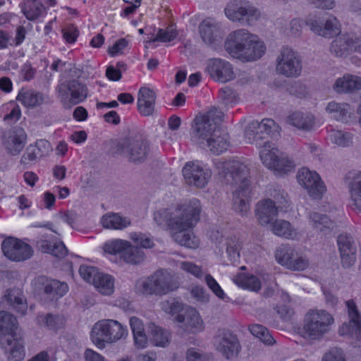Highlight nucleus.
<instances>
[{
    "label": "nucleus",
    "instance_id": "nucleus-1",
    "mask_svg": "<svg viewBox=\"0 0 361 361\" xmlns=\"http://www.w3.org/2000/svg\"><path fill=\"white\" fill-rule=\"evenodd\" d=\"M215 164L219 173H224L226 177L229 175L235 184L240 183L239 187L233 192V209L240 216H247L250 212L251 198L247 166L238 159H226Z\"/></svg>",
    "mask_w": 361,
    "mask_h": 361
},
{
    "label": "nucleus",
    "instance_id": "nucleus-2",
    "mask_svg": "<svg viewBox=\"0 0 361 361\" xmlns=\"http://www.w3.org/2000/svg\"><path fill=\"white\" fill-rule=\"evenodd\" d=\"M225 47L233 58L243 62L256 61L267 51L264 42L246 29H238L231 32L226 40Z\"/></svg>",
    "mask_w": 361,
    "mask_h": 361
},
{
    "label": "nucleus",
    "instance_id": "nucleus-3",
    "mask_svg": "<svg viewBox=\"0 0 361 361\" xmlns=\"http://www.w3.org/2000/svg\"><path fill=\"white\" fill-rule=\"evenodd\" d=\"M16 317L6 311L0 312V345L7 353L8 361H21L25 357L24 342L17 333Z\"/></svg>",
    "mask_w": 361,
    "mask_h": 361
},
{
    "label": "nucleus",
    "instance_id": "nucleus-4",
    "mask_svg": "<svg viewBox=\"0 0 361 361\" xmlns=\"http://www.w3.org/2000/svg\"><path fill=\"white\" fill-rule=\"evenodd\" d=\"M199 200L193 198L176 208L172 216L169 209H161L154 213V221L161 228L169 229L185 228L195 219V214L189 215V212L197 211Z\"/></svg>",
    "mask_w": 361,
    "mask_h": 361
},
{
    "label": "nucleus",
    "instance_id": "nucleus-5",
    "mask_svg": "<svg viewBox=\"0 0 361 361\" xmlns=\"http://www.w3.org/2000/svg\"><path fill=\"white\" fill-rule=\"evenodd\" d=\"M224 114L216 108L211 109L206 114L196 116L191 126L190 140L192 142L201 148L213 137L214 131H217L219 124Z\"/></svg>",
    "mask_w": 361,
    "mask_h": 361
},
{
    "label": "nucleus",
    "instance_id": "nucleus-6",
    "mask_svg": "<svg viewBox=\"0 0 361 361\" xmlns=\"http://www.w3.org/2000/svg\"><path fill=\"white\" fill-rule=\"evenodd\" d=\"M177 279L164 269H159L145 280L136 283L137 291L143 295H164L179 288Z\"/></svg>",
    "mask_w": 361,
    "mask_h": 361
},
{
    "label": "nucleus",
    "instance_id": "nucleus-7",
    "mask_svg": "<svg viewBox=\"0 0 361 361\" xmlns=\"http://www.w3.org/2000/svg\"><path fill=\"white\" fill-rule=\"evenodd\" d=\"M333 323V317L326 310H309L303 319L302 335L309 340H320Z\"/></svg>",
    "mask_w": 361,
    "mask_h": 361
},
{
    "label": "nucleus",
    "instance_id": "nucleus-8",
    "mask_svg": "<svg viewBox=\"0 0 361 361\" xmlns=\"http://www.w3.org/2000/svg\"><path fill=\"white\" fill-rule=\"evenodd\" d=\"M126 335V329L118 322L113 319L98 322L91 332L92 342L100 349L104 348L106 343L116 342Z\"/></svg>",
    "mask_w": 361,
    "mask_h": 361
},
{
    "label": "nucleus",
    "instance_id": "nucleus-9",
    "mask_svg": "<svg viewBox=\"0 0 361 361\" xmlns=\"http://www.w3.org/2000/svg\"><path fill=\"white\" fill-rule=\"evenodd\" d=\"M87 92V87L77 80L65 81L56 87L57 97L66 109H71L85 101Z\"/></svg>",
    "mask_w": 361,
    "mask_h": 361
},
{
    "label": "nucleus",
    "instance_id": "nucleus-10",
    "mask_svg": "<svg viewBox=\"0 0 361 361\" xmlns=\"http://www.w3.org/2000/svg\"><path fill=\"white\" fill-rule=\"evenodd\" d=\"M35 286L40 294L41 301L50 305H55L68 290L67 283L43 276L36 279Z\"/></svg>",
    "mask_w": 361,
    "mask_h": 361
},
{
    "label": "nucleus",
    "instance_id": "nucleus-11",
    "mask_svg": "<svg viewBox=\"0 0 361 361\" xmlns=\"http://www.w3.org/2000/svg\"><path fill=\"white\" fill-rule=\"evenodd\" d=\"M276 71L287 78H296L302 71V62L297 52L286 47L281 49L276 60Z\"/></svg>",
    "mask_w": 361,
    "mask_h": 361
},
{
    "label": "nucleus",
    "instance_id": "nucleus-12",
    "mask_svg": "<svg viewBox=\"0 0 361 361\" xmlns=\"http://www.w3.org/2000/svg\"><path fill=\"white\" fill-rule=\"evenodd\" d=\"M214 343L215 349L227 360L236 357L241 349L238 336L228 329L217 331L214 337Z\"/></svg>",
    "mask_w": 361,
    "mask_h": 361
},
{
    "label": "nucleus",
    "instance_id": "nucleus-13",
    "mask_svg": "<svg viewBox=\"0 0 361 361\" xmlns=\"http://www.w3.org/2000/svg\"><path fill=\"white\" fill-rule=\"evenodd\" d=\"M297 179L308 192L309 195L314 200L322 199L326 188L319 174L303 167L298 171Z\"/></svg>",
    "mask_w": 361,
    "mask_h": 361
},
{
    "label": "nucleus",
    "instance_id": "nucleus-14",
    "mask_svg": "<svg viewBox=\"0 0 361 361\" xmlns=\"http://www.w3.org/2000/svg\"><path fill=\"white\" fill-rule=\"evenodd\" d=\"M4 255L15 262L25 261L30 258L33 250L27 243L13 237H8L1 243Z\"/></svg>",
    "mask_w": 361,
    "mask_h": 361
},
{
    "label": "nucleus",
    "instance_id": "nucleus-15",
    "mask_svg": "<svg viewBox=\"0 0 361 361\" xmlns=\"http://www.w3.org/2000/svg\"><path fill=\"white\" fill-rule=\"evenodd\" d=\"M306 25L314 34L328 39L338 35L341 31V22L334 15L328 16L322 22L315 18H308Z\"/></svg>",
    "mask_w": 361,
    "mask_h": 361
},
{
    "label": "nucleus",
    "instance_id": "nucleus-16",
    "mask_svg": "<svg viewBox=\"0 0 361 361\" xmlns=\"http://www.w3.org/2000/svg\"><path fill=\"white\" fill-rule=\"evenodd\" d=\"M275 257L279 264L291 270L302 271L308 266L307 259L300 256L289 245H281L276 250Z\"/></svg>",
    "mask_w": 361,
    "mask_h": 361
},
{
    "label": "nucleus",
    "instance_id": "nucleus-17",
    "mask_svg": "<svg viewBox=\"0 0 361 361\" xmlns=\"http://www.w3.org/2000/svg\"><path fill=\"white\" fill-rule=\"evenodd\" d=\"M120 152L123 156H132L137 158L154 155V149L150 147L148 142L141 135H137L124 141L121 145Z\"/></svg>",
    "mask_w": 361,
    "mask_h": 361
},
{
    "label": "nucleus",
    "instance_id": "nucleus-18",
    "mask_svg": "<svg viewBox=\"0 0 361 361\" xmlns=\"http://www.w3.org/2000/svg\"><path fill=\"white\" fill-rule=\"evenodd\" d=\"M206 71L214 80L221 83L232 81L235 78L232 64L222 59L209 60Z\"/></svg>",
    "mask_w": 361,
    "mask_h": 361
},
{
    "label": "nucleus",
    "instance_id": "nucleus-19",
    "mask_svg": "<svg viewBox=\"0 0 361 361\" xmlns=\"http://www.w3.org/2000/svg\"><path fill=\"white\" fill-rule=\"evenodd\" d=\"M182 172L187 184L198 188H204L212 176L210 169H204L195 161L187 162Z\"/></svg>",
    "mask_w": 361,
    "mask_h": 361
},
{
    "label": "nucleus",
    "instance_id": "nucleus-20",
    "mask_svg": "<svg viewBox=\"0 0 361 361\" xmlns=\"http://www.w3.org/2000/svg\"><path fill=\"white\" fill-rule=\"evenodd\" d=\"M359 32H345L338 35L332 41L330 51L336 56L345 57L351 52H357Z\"/></svg>",
    "mask_w": 361,
    "mask_h": 361
},
{
    "label": "nucleus",
    "instance_id": "nucleus-21",
    "mask_svg": "<svg viewBox=\"0 0 361 361\" xmlns=\"http://www.w3.org/2000/svg\"><path fill=\"white\" fill-rule=\"evenodd\" d=\"M199 32L205 44L214 47L222 42L224 35L221 24L212 18H206L200 24Z\"/></svg>",
    "mask_w": 361,
    "mask_h": 361
},
{
    "label": "nucleus",
    "instance_id": "nucleus-22",
    "mask_svg": "<svg viewBox=\"0 0 361 361\" xmlns=\"http://www.w3.org/2000/svg\"><path fill=\"white\" fill-rule=\"evenodd\" d=\"M175 321L179 323V328L189 334H196L204 329V323L198 312L193 307H186L184 313L176 316Z\"/></svg>",
    "mask_w": 361,
    "mask_h": 361
},
{
    "label": "nucleus",
    "instance_id": "nucleus-23",
    "mask_svg": "<svg viewBox=\"0 0 361 361\" xmlns=\"http://www.w3.org/2000/svg\"><path fill=\"white\" fill-rule=\"evenodd\" d=\"M325 112L331 118L342 123H349L355 118V109L348 102L331 100L324 108Z\"/></svg>",
    "mask_w": 361,
    "mask_h": 361
},
{
    "label": "nucleus",
    "instance_id": "nucleus-24",
    "mask_svg": "<svg viewBox=\"0 0 361 361\" xmlns=\"http://www.w3.org/2000/svg\"><path fill=\"white\" fill-rule=\"evenodd\" d=\"M341 263L343 268H350L356 261L357 248L353 238L347 234H340L337 238Z\"/></svg>",
    "mask_w": 361,
    "mask_h": 361
},
{
    "label": "nucleus",
    "instance_id": "nucleus-25",
    "mask_svg": "<svg viewBox=\"0 0 361 361\" xmlns=\"http://www.w3.org/2000/svg\"><path fill=\"white\" fill-rule=\"evenodd\" d=\"M348 309L349 322L344 323L339 329L341 335L355 334L357 337L361 336V314L353 300L345 302Z\"/></svg>",
    "mask_w": 361,
    "mask_h": 361
},
{
    "label": "nucleus",
    "instance_id": "nucleus-26",
    "mask_svg": "<svg viewBox=\"0 0 361 361\" xmlns=\"http://www.w3.org/2000/svg\"><path fill=\"white\" fill-rule=\"evenodd\" d=\"M201 212L200 202L199 201V206L197 207V211L189 212V215L191 216L193 214H195V219L192 221V224L185 228H177L171 229L173 231L171 236L173 239L179 245L185 246L189 248H195L198 246V240L195 237L192 236L190 233H186L188 230L192 228L197 221L200 220V214Z\"/></svg>",
    "mask_w": 361,
    "mask_h": 361
},
{
    "label": "nucleus",
    "instance_id": "nucleus-27",
    "mask_svg": "<svg viewBox=\"0 0 361 361\" xmlns=\"http://www.w3.org/2000/svg\"><path fill=\"white\" fill-rule=\"evenodd\" d=\"M332 88L338 94H354L361 90V76L345 73L336 79Z\"/></svg>",
    "mask_w": 361,
    "mask_h": 361
},
{
    "label": "nucleus",
    "instance_id": "nucleus-28",
    "mask_svg": "<svg viewBox=\"0 0 361 361\" xmlns=\"http://www.w3.org/2000/svg\"><path fill=\"white\" fill-rule=\"evenodd\" d=\"M16 99L23 106L28 109H34L49 102V97L45 94L27 88H22L16 97Z\"/></svg>",
    "mask_w": 361,
    "mask_h": 361
},
{
    "label": "nucleus",
    "instance_id": "nucleus-29",
    "mask_svg": "<svg viewBox=\"0 0 361 361\" xmlns=\"http://www.w3.org/2000/svg\"><path fill=\"white\" fill-rule=\"evenodd\" d=\"M156 94L148 88L142 87L137 94V106L140 114L144 116L153 115L155 110Z\"/></svg>",
    "mask_w": 361,
    "mask_h": 361
},
{
    "label": "nucleus",
    "instance_id": "nucleus-30",
    "mask_svg": "<svg viewBox=\"0 0 361 361\" xmlns=\"http://www.w3.org/2000/svg\"><path fill=\"white\" fill-rule=\"evenodd\" d=\"M345 180L353 205L361 212V172H349Z\"/></svg>",
    "mask_w": 361,
    "mask_h": 361
},
{
    "label": "nucleus",
    "instance_id": "nucleus-31",
    "mask_svg": "<svg viewBox=\"0 0 361 361\" xmlns=\"http://www.w3.org/2000/svg\"><path fill=\"white\" fill-rule=\"evenodd\" d=\"M278 207L272 200L266 199L257 203L256 216L259 223L262 225L271 224L278 215Z\"/></svg>",
    "mask_w": 361,
    "mask_h": 361
},
{
    "label": "nucleus",
    "instance_id": "nucleus-32",
    "mask_svg": "<svg viewBox=\"0 0 361 361\" xmlns=\"http://www.w3.org/2000/svg\"><path fill=\"white\" fill-rule=\"evenodd\" d=\"M4 298L17 313L23 316L27 310L26 298L20 288H13L6 291Z\"/></svg>",
    "mask_w": 361,
    "mask_h": 361
},
{
    "label": "nucleus",
    "instance_id": "nucleus-33",
    "mask_svg": "<svg viewBox=\"0 0 361 361\" xmlns=\"http://www.w3.org/2000/svg\"><path fill=\"white\" fill-rule=\"evenodd\" d=\"M205 147H207L214 155H221L229 147L228 134L225 130L218 129L217 131H214L213 137L209 140Z\"/></svg>",
    "mask_w": 361,
    "mask_h": 361
},
{
    "label": "nucleus",
    "instance_id": "nucleus-34",
    "mask_svg": "<svg viewBox=\"0 0 361 361\" xmlns=\"http://www.w3.org/2000/svg\"><path fill=\"white\" fill-rule=\"evenodd\" d=\"M308 218L312 227L317 231L327 234L334 227V221L326 214L311 212Z\"/></svg>",
    "mask_w": 361,
    "mask_h": 361
},
{
    "label": "nucleus",
    "instance_id": "nucleus-35",
    "mask_svg": "<svg viewBox=\"0 0 361 361\" xmlns=\"http://www.w3.org/2000/svg\"><path fill=\"white\" fill-rule=\"evenodd\" d=\"M27 135L23 128H15L10 133L6 141V147L13 155H16L24 147Z\"/></svg>",
    "mask_w": 361,
    "mask_h": 361
},
{
    "label": "nucleus",
    "instance_id": "nucleus-36",
    "mask_svg": "<svg viewBox=\"0 0 361 361\" xmlns=\"http://www.w3.org/2000/svg\"><path fill=\"white\" fill-rule=\"evenodd\" d=\"M100 222L105 228L118 230L123 229L130 224L129 219L114 212H109L103 215Z\"/></svg>",
    "mask_w": 361,
    "mask_h": 361
},
{
    "label": "nucleus",
    "instance_id": "nucleus-37",
    "mask_svg": "<svg viewBox=\"0 0 361 361\" xmlns=\"http://www.w3.org/2000/svg\"><path fill=\"white\" fill-rule=\"evenodd\" d=\"M263 164L276 175L292 172L295 164L292 159H262Z\"/></svg>",
    "mask_w": 361,
    "mask_h": 361
},
{
    "label": "nucleus",
    "instance_id": "nucleus-38",
    "mask_svg": "<svg viewBox=\"0 0 361 361\" xmlns=\"http://www.w3.org/2000/svg\"><path fill=\"white\" fill-rule=\"evenodd\" d=\"M36 245L42 252L51 254L59 258L65 257L68 253V250L62 242L52 243L47 240L40 239L36 242Z\"/></svg>",
    "mask_w": 361,
    "mask_h": 361
},
{
    "label": "nucleus",
    "instance_id": "nucleus-39",
    "mask_svg": "<svg viewBox=\"0 0 361 361\" xmlns=\"http://www.w3.org/2000/svg\"><path fill=\"white\" fill-rule=\"evenodd\" d=\"M288 122L298 129L310 130L314 123V117L309 113L295 112L288 118Z\"/></svg>",
    "mask_w": 361,
    "mask_h": 361
},
{
    "label": "nucleus",
    "instance_id": "nucleus-40",
    "mask_svg": "<svg viewBox=\"0 0 361 361\" xmlns=\"http://www.w3.org/2000/svg\"><path fill=\"white\" fill-rule=\"evenodd\" d=\"M246 1L235 0L224 8L226 16L233 22L244 23V11Z\"/></svg>",
    "mask_w": 361,
    "mask_h": 361
},
{
    "label": "nucleus",
    "instance_id": "nucleus-41",
    "mask_svg": "<svg viewBox=\"0 0 361 361\" xmlns=\"http://www.w3.org/2000/svg\"><path fill=\"white\" fill-rule=\"evenodd\" d=\"M234 283L239 287L252 291H259L261 288L259 279L252 274L240 273L233 279Z\"/></svg>",
    "mask_w": 361,
    "mask_h": 361
},
{
    "label": "nucleus",
    "instance_id": "nucleus-42",
    "mask_svg": "<svg viewBox=\"0 0 361 361\" xmlns=\"http://www.w3.org/2000/svg\"><path fill=\"white\" fill-rule=\"evenodd\" d=\"M160 308L166 314L171 316L178 315L184 313L186 307L190 306L183 304L180 300L176 298H169L168 299L162 300L159 303Z\"/></svg>",
    "mask_w": 361,
    "mask_h": 361
},
{
    "label": "nucleus",
    "instance_id": "nucleus-43",
    "mask_svg": "<svg viewBox=\"0 0 361 361\" xmlns=\"http://www.w3.org/2000/svg\"><path fill=\"white\" fill-rule=\"evenodd\" d=\"M219 244L220 250L226 248L228 257L231 262H237L239 259L240 243L235 236L222 240Z\"/></svg>",
    "mask_w": 361,
    "mask_h": 361
},
{
    "label": "nucleus",
    "instance_id": "nucleus-44",
    "mask_svg": "<svg viewBox=\"0 0 361 361\" xmlns=\"http://www.w3.org/2000/svg\"><path fill=\"white\" fill-rule=\"evenodd\" d=\"M43 9L42 4L38 0L25 1L22 6V11L29 20L38 18L41 16Z\"/></svg>",
    "mask_w": 361,
    "mask_h": 361
},
{
    "label": "nucleus",
    "instance_id": "nucleus-45",
    "mask_svg": "<svg viewBox=\"0 0 361 361\" xmlns=\"http://www.w3.org/2000/svg\"><path fill=\"white\" fill-rule=\"evenodd\" d=\"M251 128H258L262 135L266 134L271 137H276L280 130L279 125L270 118L263 119L260 122L257 121H252Z\"/></svg>",
    "mask_w": 361,
    "mask_h": 361
},
{
    "label": "nucleus",
    "instance_id": "nucleus-46",
    "mask_svg": "<svg viewBox=\"0 0 361 361\" xmlns=\"http://www.w3.org/2000/svg\"><path fill=\"white\" fill-rule=\"evenodd\" d=\"M151 329V342L154 345L165 348L170 342V333L162 328L153 324L150 326Z\"/></svg>",
    "mask_w": 361,
    "mask_h": 361
},
{
    "label": "nucleus",
    "instance_id": "nucleus-47",
    "mask_svg": "<svg viewBox=\"0 0 361 361\" xmlns=\"http://www.w3.org/2000/svg\"><path fill=\"white\" fill-rule=\"evenodd\" d=\"M37 319L39 325L51 330H57L61 328L64 323L63 317L51 313L40 314L37 317Z\"/></svg>",
    "mask_w": 361,
    "mask_h": 361
},
{
    "label": "nucleus",
    "instance_id": "nucleus-48",
    "mask_svg": "<svg viewBox=\"0 0 361 361\" xmlns=\"http://www.w3.org/2000/svg\"><path fill=\"white\" fill-rule=\"evenodd\" d=\"M259 158H279L282 152L278 146L269 141L261 142L257 145Z\"/></svg>",
    "mask_w": 361,
    "mask_h": 361
},
{
    "label": "nucleus",
    "instance_id": "nucleus-49",
    "mask_svg": "<svg viewBox=\"0 0 361 361\" xmlns=\"http://www.w3.org/2000/svg\"><path fill=\"white\" fill-rule=\"evenodd\" d=\"M272 231L274 234L286 238H293L296 232L291 224L285 220H275L272 224Z\"/></svg>",
    "mask_w": 361,
    "mask_h": 361
},
{
    "label": "nucleus",
    "instance_id": "nucleus-50",
    "mask_svg": "<svg viewBox=\"0 0 361 361\" xmlns=\"http://www.w3.org/2000/svg\"><path fill=\"white\" fill-rule=\"evenodd\" d=\"M145 255L141 247L132 246L130 243L123 252L122 258L128 263L137 264L145 260Z\"/></svg>",
    "mask_w": 361,
    "mask_h": 361
},
{
    "label": "nucleus",
    "instance_id": "nucleus-51",
    "mask_svg": "<svg viewBox=\"0 0 361 361\" xmlns=\"http://www.w3.org/2000/svg\"><path fill=\"white\" fill-rule=\"evenodd\" d=\"M94 287L104 295H111L114 292V281L111 276L101 274L94 283Z\"/></svg>",
    "mask_w": 361,
    "mask_h": 361
},
{
    "label": "nucleus",
    "instance_id": "nucleus-52",
    "mask_svg": "<svg viewBox=\"0 0 361 361\" xmlns=\"http://www.w3.org/2000/svg\"><path fill=\"white\" fill-rule=\"evenodd\" d=\"M250 333L258 338L262 342L267 345H272L275 343L273 336L269 331L260 324H253L249 328Z\"/></svg>",
    "mask_w": 361,
    "mask_h": 361
},
{
    "label": "nucleus",
    "instance_id": "nucleus-53",
    "mask_svg": "<svg viewBox=\"0 0 361 361\" xmlns=\"http://www.w3.org/2000/svg\"><path fill=\"white\" fill-rule=\"evenodd\" d=\"M330 139L333 143L342 147L349 146L353 142V135L343 130H333Z\"/></svg>",
    "mask_w": 361,
    "mask_h": 361
},
{
    "label": "nucleus",
    "instance_id": "nucleus-54",
    "mask_svg": "<svg viewBox=\"0 0 361 361\" xmlns=\"http://www.w3.org/2000/svg\"><path fill=\"white\" fill-rule=\"evenodd\" d=\"M129 243H130L128 241L124 240H113L106 242L104 244V252L109 254L116 255L117 253H121L122 256L123 252L126 250V249H127L128 246L129 245Z\"/></svg>",
    "mask_w": 361,
    "mask_h": 361
},
{
    "label": "nucleus",
    "instance_id": "nucleus-55",
    "mask_svg": "<svg viewBox=\"0 0 361 361\" xmlns=\"http://www.w3.org/2000/svg\"><path fill=\"white\" fill-rule=\"evenodd\" d=\"M270 196L273 197L272 202H274L278 209H285L289 206L288 195L283 190L274 188L270 190Z\"/></svg>",
    "mask_w": 361,
    "mask_h": 361
},
{
    "label": "nucleus",
    "instance_id": "nucleus-56",
    "mask_svg": "<svg viewBox=\"0 0 361 361\" xmlns=\"http://www.w3.org/2000/svg\"><path fill=\"white\" fill-rule=\"evenodd\" d=\"M261 17L260 11L250 4L249 2L245 3V11H244V23L246 25H252L259 20Z\"/></svg>",
    "mask_w": 361,
    "mask_h": 361
},
{
    "label": "nucleus",
    "instance_id": "nucleus-57",
    "mask_svg": "<svg viewBox=\"0 0 361 361\" xmlns=\"http://www.w3.org/2000/svg\"><path fill=\"white\" fill-rule=\"evenodd\" d=\"M177 36L176 30L172 27H168L166 30L160 29L155 37H149L147 42H154L161 41L163 42H171Z\"/></svg>",
    "mask_w": 361,
    "mask_h": 361
},
{
    "label": "nucleus",
    "instance_id": "nucleus-58",
    "mask_svg": "<svg viewBox=\"0 0 361 361\" xmlns=\"http://www.w3.org/2000/svg\"><path fill=\"white\" fill-rule=\"evenodd\" d=\"M80 276L89 283H94L102 273H99L97 269L92 266L81 265L79 269Z\"/></svg>",
    "mask_w": 361,
    "mask_h": 361
},
{
    "label": "nucleus",
    "instance_id": "nucleus-59",
    "mask_svg": "<svg viewBox=\"0 0 361 361\" xmlns=\"http://www.w3.org/2000/svg\"><path fill=\"white\" fill-rule=\"evenodd\" d=\"M52 150L51 144L46 140H39L36 142L33 154L35 158H42L49 155Z\"/></svg>",
    "mask_w": 361,
    "mask_h": 361
},
{
    "label": "nucleus",
    "instance_id": "nucleus-60",
    "mask_svg": "<svg viewBox=\"0 0 361 361\" xmlns=\"http://www.w3.org/2000/svg\"><path fill=\"white\" fill-rule=\"evenodd\" d=\"M252 122L247 126L245 136L247 142L249 143L256 142L257 146L262 142V136L260 134V131L258 128H252Z\"/></svg>",
    "mask_w": 361,
    "mask_h": 361
},
{
    "label": "nucleus",
    "instance_id": "nucleus-61",
    "mask_svg": "<svg viewBox=\"0 0 361 361\" xmlns=\"http://www.w3.org/2000/svg\"><path fill=\"white\" fill-rule=\"evenodd\" d=\"M219 97L225 105H231L236 102V93L228 87L221 90Z\"/></svg>",
    "mask_w": 361,
    "mask_h": 361
},
{
    "label": "nucleus",
    "instance_id": "nucleus-62",
    "mask_svg": "<svg viewBox=\"0 0 361 361\" xmlns=\"http://www.w3.org/2000/svg\"><path fill=\"white\" fill-rule=\"evenodd\" d=\"M131 239L143 248H150L154 245L152 240L145 234L134 233L131 234Z\"/></svg>",
    "mask_w": 361,
    "mask_h": 361
},
{
    "label": "nucleus",
    "instance_id": "nucleus-63",
    "mask_svg": "<svg viewBox=\"0 0 361 361\" xmlns=\"http://www.w3.org/2000/svg\"><path fill=\"white\" fill-rule=\"evenodd\" d=\"M205 282L211 290L219 298L224 299L225 293L216 281L209 274L206 275Z\"/></svg>",
    "mask_w": 361,
    "mask_h": 361
},
{
    "label": "nucleus",
    "instance_id": "nucleus-64",
    "mask_svg": "<svg viewBox=\"0 0 361 361\" xmlns=\"http://www.w3.org/2000/svg\"><path fill=\"white\" fill-rule=\"evenodd\" d=\"M63 37L68 43H74L78 36V30L73 25H67L62 30Z\"/></svg>",
    "mask_w": 361,
    "mask_h": 361
}]
</instances>
